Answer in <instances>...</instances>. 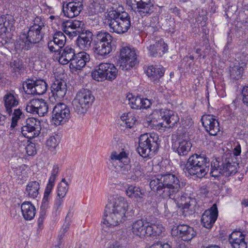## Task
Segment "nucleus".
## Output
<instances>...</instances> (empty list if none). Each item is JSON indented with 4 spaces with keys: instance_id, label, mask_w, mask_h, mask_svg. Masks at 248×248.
I'll return each instance as SVG.
<instances>
[{
    "instance_id": "obj_1",
    "label": "nucleus",
    "mask_w": 248,
    "mask_h": 248,
    "mask_svg": "<svg viewBox=\"0 0 248 248\" xmlns=\"http://www.w3.org/2000/svg\"><path fill=\"white\" fill-rule=\"evenodd\" d=\"M151 189L164 198L169 197L177 201L184 208H188L189 205L186 201V198L180 193L184 186L178 178L172 173L157 175L153 177L150 183Z\"/></svg>"
},
{
    "instance_id": "obj_2",
    "label": "nucleus",
    "mask_w": 248,
    "mask_h": 248,
    "mask_svg": "<svg viewBox=\"0 0 248 248\" xmlns=\"http://www.w3.org/2000/svg\"><path fill=\"white\" fill-rule=\"evenodd\" d=\"M241 152L240 145L237 142L234 145L232 154H225L221 158L213 160L211 163V176L216 178L220 175L228 177L234 174L237 172L238 164L235 156L240 155Z\"/></svg>"
},
{
    "instance_id": "obj_3",
    "label": "nucleus",
    "mask_w": 248,
    "mask_h": 248,
    "mask_svg": "<svg viewBox=\"0 0 248 248\" xmlns=\"http://www.w3.org/2000/svg\"><path fill=\"white\" fill-rule=\"evenodd\" d=\"M128 202L123 197L116 196L112 201V209L106 206L103 217V224L107 227H113L125 220V214Z\"/></svg>"
},
{
    "instance_id": "obj_4",
    "label": "nucleus",
    "mask_w": 248,
    "mask_h": 248,
    "mask_svg": "<svg viewBox=\"0 0 248 248\" xmlns=\"http://www.w3.org/2000/svg\"><path fill=\"white\" fill-rule=\"evenodd\" d=\"M108 16L107 22L111 32L123 34L131 27L130 16L125 11L113 10L109 12Z\"/></svg>"
},
{
    "instance_id": "obj_5",
    "label": "nucleus",
    "mask_w": 248,
    "mask_h": 248,
    "mask_svg": "<svg viewBox=\"0 0 248 248\" xmlns=\"http://www.w3.org/2000/svg\"><path fill=\"white\" fill-rule=\"evenodd\" d=\"M185 164V169L190 175L204 177L209 171L210 160L205 155L193 154Z\"/></svg>"
},
{
    "instance_id": "obj_6",
    "label": "nucleus",
    "mask_w": 248,
    "mask_h": 248,
    "mask_svg": "<svg viewBox=\"0 0 248 248\" xmlns=\"http://www.w3.org/2000/svg\"><path fill=\"white\" fill-rule=\"evenodd\" d=\"M150 117L151 125L165 128L173 127L179 121L176 114L168 109L155 110Z\"/></svg>"
},
{
    "instance_id": "obj_7",
    "label": "nucleus",
    "mask_w": 248,
    "mask_h": 248,
    "mask_svg": "<svg viewBox=\"0 0 248 248\" xmlns=\"http://www.w3.org/2000/svg\"><path fill=\"white\" fill-rule=\"evenodd\" d=\"M161 140L155 133L145 134L139 138L137 151L140 155L146 157L157 151Z\"/></svg>"
},
{
    "instance_id": "obj_8",
    "label": "nucleus",
    "mask_w": 248,
    "mask_h": 248,
    "mask_svg": "<svg viewBox=\"0 0 248 248\" xmlns=\"http://www.w3.org/2000/svg\"><path fill=\"white\" fill-rule=\"evenodd\" d=\"M161 140L155 133L145 134L139 138L137 151L140 155L146 157L157 151Z\"/></svg>"
},
{
    "instance_id": "obj_9",
    "label": "nucleus",
    "mask_w": 248,
    "mask_h": 248,
    "mask_svg": "<svg viewBox=\"0 0 248 248\" xmlns=\"http://www.w3.org/2000/svg\"><path fill=\"white\" fill-rule=\"evenodd\" d=\"M113 37L107 31H98L93 39L94 52L102 56L108 55L112 50Z\"/></svg>"
},
{
    "instance_id": "obj_10",
    "label": "nucleus",
    "mask_w": 248,
    "mask_h": 248,
    "mask_svg": "<svg viewBox=\"0 0 248 248\" xmlns=\"http://www.w3.org/2000/svg\"><path fill=\"white\" fill-rule=\"evenodd\" d=\"M94 97L92 92L87 89L80 90L72 101L74 111L78 114H84L92 106Z\"/></svg>"
},
{
    "instance_id": "obj_11",
    "label": "nucleus",
    "mask_w": 248,
    "mask_h": 248,
    "mask_svg": "<svg viewBox=\"0 0 248 248\" xmlns=\"http://www.w3.org/2000/svg\"><path fill=\"white\" fill-rule=\"evenodd\" d=\"M117 75L118 70L115 65L108 62L101 63L92 72L93 78L98 81H112L116 78Z\"/></svg>"
},
{
    "instance_id": "obj_12",
    "label": "nucleus",
    "mask_w": 248,
    "mask_h": 248,
    "mask_svg": "<svg viewBox=\"0 0 248 248\" xmlns=\"http://www.w3.org/2000/svg\"><path fill=\"white\" fill-rule=\"evenodd\" d=\"M44 27V23L40 18L38 17L35 18L34 24L30 27L27 34H25L26 37L25 42L26 49H30L33 44L38 43L42 40L44 33L42 30Z\"/></svg>"
},
{
    "instance_id": "obj_13",
    "label": "nucleus",
    "mask_w": 248,
    "mask_h": 248,
    "mask_svg": "<svg viewBox=\"0 0 248 248\" xmlns=\"http://www.w3.org/2000/svg\"><path fill=\"white\" fill-rule=\"evenodd\" d=\"M126 4L136 14L142 17L151 15L154 11L151 0H126Z\"/></svg>"
},
{
    "instance_id": "obj_14",
    "label": "nucleus",
    "mask_w": 248,
    "mask_h": 248,
    "mask_svg": "<svg viewBox=\"0 0 248 248\" xmlns=\"http://www.w3.org/2000/svg\"><path fill=\"white\" fill-rule=\"evenodd\" d=\"M128 162L129 159L125 152L123 151L120 153L113 152L111 154L108 164L110 169L114 168L117 169L120 168L121 171L125 173V171L127 172L130 168V166L128 164Z\"/></svg>"
},
{
    "instance_id": "obj_15",
    "label": "nucleus",
    "mask_w": 248,
    "mask_h": 248,
    "mask_svg": "<svg viewBox=\"0 0 248 248\" xmlns=\"http://www.w3.org/2000/svg\"><path fill=\"white\" fill-rule=\"evenodd\" d=\"M52 117V122L55 125L63 124L70 117L69 108L63 103L57 104L53 108Z\"/></svg>"
},
{
    "instance_id": "obj_16",
    "label": "nucleus",
    "mask_w": 248,
    "mask_h": 248,
    "mask_svg": "<svg viewBox=\"0 0 248 248\" xmlns=\"http://www.w3.org/2000/svg\"><path fill=\"white\" fill-rule=\"evenodd\" d=\"M23 88L27 94L42 95L47 89V84L44 80H28L23 84Z\"/></svg>"
},
{
    "instance_id": "obj_17",
    "label": "nucleus",
    "mask_w": 248,
    "mask_h": 248,
    "mask_svg": "<svg viewBox=\"0 0 248 248\" xmlns=\"http://www.w3.org/2000/svg\"><path fill=\"white\" fill-rule=\"evenodd\" d=\"M171 234L172 236L188 242L196 236L197 232L193 227L186 224H180L173 227Z\"/></svg>"
},
{
    "instance_id": "obj_18",
    "label": "nucleus",
    "mask_w": 248,
    "mask_h": 248,
    "mask_svg": "<svg viewBox=\"0 0 248 248\" xmlns=\"http://www.w3.org/2000/svg\"><path fill=\"white\" fill-rule=\"evenodd\" d=\"M41 126L40 122L34 118L27 119L26 124L21 127L22 135L30 139L38 137L40 134Z\"/></svg>"
},
{
    "instance_id": "obj_19",
    "label": "nucleus",
    "mask_w": 248,
    "mask_h": 248,
    "mask_svg": "<svg viewBox=\"0 0 248 248\" xmlns=\"http://www.w3.org/2000/svg\"><path fill=\"white\" fill-rule=\"evenodd\" d=\"M48 105L43 99H33L27 103L26 110L39 116H45L48 112Z\"/></svg>"
},
{
    "instance_id": "obj_20",
    "label": "nucleus",
    "mask_w": 248,
    "mask_h": 248,
    "mask_svg": "<svg viewBox=\"0 0 248 248\" xmlns=\"http://www.w3.org/2000/svg\"><path fill=\"white\" fill-rule=\"evenodd\" d=\"M84 23L81 21L69 20L62 23V30L69 37H73L79 35L84 31Z\"/></svg>"
},
{
    "instance_id": "obj_21",
    "label": "nucleus",
    "mask_w": 248,
    "mask_h": 248,
    "mask_svg": "<svg viewBox=\"0 0 248 248\" xmlns=\"http://www.w3.org/2000/svg\"><path fill=\"white\" fill-rule=\"evenodd\" d=\"M83 9V0H71L63 2L62 11L65 16L72 18L78 16Z\"/></svg>"
},
{
    "instance_id": "obj_22",
    "label": "nucleus",
    "mask_w": 248,
    "mask_h": 248,
    "mask_svg": "<svg viewBox=\"0 0 248 248\" xmlns=\"http://www.w3.org/2000/svg\"><path fill=\"white\" fill-rule=\"evenodd\" d=\"M66 41L64 34L61 31H57L53 34L52 39L47 43V47L51 52H58L64 46Z\"/></svg>"
},
{
    "instance_id": "obj_23",
    "label": "nucleus",
    "mask_w": 248,
    "mask_h": 248,
    "mask_svg": "<svg viewBox=\"0 0 248 248\" xmlns=\"http://www.w3.org/2000/svg\"><path fill=\"white\" fill-rule=\"evenodd\" d=\"M202 122L203 126L211 136H216L220 131L219 123L215 116L211 115H204L202 117Z\"/></svg>"
},
{
    "instance_id": "obj_24",
    "label": "nucleus",
    "mask_w": 248,
    "mask_h": 248,
    "mask_svg": "<svg viewBox=\"0 0 248 248\" xmlns=\"http://www.w3.org/2000/svg\"><path fill=\"white\" fill-rule=\"evenodd\" d=\"M120 59L122 62L128 65L131 68L138 63L135 50L128 47H124L121 49Z\"/></svg>"
},
{
    "instance_id": "obj_25",
    "label": "nucleus",
    "mask_w": 248,
    "mask_h": 248,
    "mask_svg": "<svg viewBox=\"0 0 248 248\" xmlns=\"http://www.w3.org/2000/svg\"><path fill=\"white\" fill-rule=\"evenodd\" d=\"M218 216V211L217 205L214 204L210 209L206 210L202 215L201 222L203 226L207 229H211Z\"/></svg>"
},
{
    "instance_id": "obj_26",
    "label": "nucleus",
    "mask_w": 248,
    "mask_h": 248,
    "mask_svg": "<svg viewBox=\"0 0 248 248\" xmlns=\"http://www.w3.org/2000/svg\"><path fill=\"white\" fill-rule=\"evenodd\" d=\"M90 60V55L84 51L76 54L70 63L69 67L73 71L81 70Z\"/></svg>"
},
{
    "instance_id": "obj_27",
    "label": "nucleus",
    "mask_w": 248,
    "mask_h": 248,
    "mask_svg": "<svg viewBox=\"0 0 248 248\" xmlns=\"http://www.w3.org/2000/svg\"><path fill=\"white\" fill-rule=\"evenodd\" d=\"M51 91L52 96L56 99H62L67 92L66 82L62 79H56L51 86Z\"/></svg>"
},
{
    "instance_id": "obj_28",
    "label": "nucleus",
    "mask_w": 248,
    "mask_h": 248,
    "mask_svg": "<svg viewBox=\"0 0 248 248\" xmlns=\"http://www.w3.org/2000/svg\"><path fill=\"white\" fill-rule=\"evenodd\" d=\"M165 68L161 65H151L146 70V75L155 84L160 83L165 72Z\"/></svg>"
},
{
    "instance_id": "obj_29",
    "label": "nucleus",
    "mask_w": 248,
    "mask_h": 248,
    "mask_svg": "<svg viewBox=\"0 0 248 248\" xmlns=\"http://www.w3.org/2000/svg\"><path fill=\"white\" fill-rule=\"evenodd\" d=\"M3 100L6 112L11 115L13 108L19 104L18 95L14 91L8 92L3 96Z\"/></svg>"
},
{
    "instance_id": "obj_30",
    "label": "nucleus",
    "mask_w": 248,
    "mask_h": 248,
    "mask_svg": "<svg viewBox=\"0 0 248 248\" xmlns=\"http://www.w3.org/2000/svg\"><path fill=\"white\" fill-rule=\"evenodd\" d=\"M191 146L192 144L188 139L179 138L172 144V148L176 150L179 155L184 156L187 155Z\"/></svg>"
},
{
    "instance_id": "obj_31",
    "label": "nucleus",
    "mask_w": 248,
    "mask_h": 248,
    "mask_svg": "<svg viewBox=\"0 0 248 248\" xmlns=\"http://www.w3.org/2000/svg\"><path fill=\"white\" fill-rule=\"evenodd\" d=\"M15 20L13 16L9 15H2L0 16V35H3L9 31L15 30Z\"/></svg>"
},
{
    "instance_id": "obj_32",
    "label": "nucleus",
    "mask_w": 248,
    "mask_h": 248,
    "mask_svg": "<svg viewBox=\"0 0 248 248\" xmlns=\"http://www.w3.org/2000/svg\"><path fill=\"white\" fill-rule=\"evenodd\" d=\"M167 45L162 39H160L154 44H151L148 47L149 53L150 56L155 57H160L168 50Z\"/></svg>"
},
{
    "instance_id": "obj_33",
    "label": "nucleus",
    "mask_w": 248,
    "mask_h": 248,
    "mask_svg": "<svg viewBox=\"0 0 248 248\" xmlns=\"http://www.w3.org/2000/svg\"><path fill=\"white\" fill-rule=\"evenodd\" d=\"M93 33L89 31H82L78 36L77 40V46L81 49L87 50L91 46L92 41H93Z\"/></svg>"
},
{
    "instance_id": "obj_34",
    "label": "nucleus",
    "mask_w": 248,
    "mask_h": 248,
    "mask_svg": "<svg viewBox=\"0 0 248 248\" xmlns=\"http://www.w3.org/2000/svg\"><path fill=\"white\" fill-rule=\"evenodd\" d=\"M59 52L60 54L59 61L63 65L70 62L76 55L74 48L70 46H67L60 49Z\"/></svg>"
},
{
    "instance_id": "obj_35",
    "label": "nucleus",
    "mask_w": 248,
    "mask_h": 248,
    "mask_svg": "<svg viewBox=\"0 0 248 248\" xmlns=\"http://www.w3.org/2000/svg\"><path fill=\"white\" fill-rule=\"evenodd\" d=\"M125 194L130 198L140 201L143 198L145 193L138 186L132 185H126L125 186Z\"/></svg>"
},
{
    "instance_id": "obj_36",
    "label": "nucleus",
    "mask_w": 248,
    "mask_h": 248,
    "mask_svg": "<svg viewBox=\"0 0 248 248\" xmlns=\"http://www.w3.org/2000/svg\"><path fill=\"white\" fill-rule=\"evenodd\" d=\"M22 216L26 220L32 219L36 214L35 206L30 202H24L21 205Z\"/></svg>"
},
{
    "instance_id": "obj_37",
    "label": "nucleus",
    "mask_w": 248,
    "mask_h": 248,
    "mask_svg": "<svg viewBox=\"0 0 248 248\" xmlns=\"http://www.w3.org/2000/svg\"><path fill=\"white\" fill-rule=\"evenodd\" d=\"M147 224V222L142 219L135 221L131 225V232L134 235L142 238L144 237V229Z\"/></svg>"
},
{
    "instance_id": "obj_38",
    "label": "nucleus",
    "mask_w": 248,
    "mask_h": 248,
    "mask_svg": "<svg viewBox=\"0 0 248 248\" xmlns=\"http://www.w3.org/2000/svg\"><path fill=\"white\" fill-rule=\"evenodd\" d=\"M40 188V184L38 181H31L27 185L25 193L30 198L35 199L39 195Z\"/></svg>"
},
{
    "instance_id": "obj_39",
    "label": "nucleus",
    "mask_w": 248,
    "mask_h": 248,
    "mask_svg": "<svg viewBox=\"0 0 248 248\" xmlns=\"http://www.w3.org/2000/svg\"><path fill=\"white\" fill-rule=\"evenodd\" d=\"M106 10L105 0H93L89 6V12L92 15H96L104 12Z\"/></svg>"
},
{
    "instance_id": "obj_40",
    "label": "nucleus",
    "mask_w": 248,
    "mask_h": 248,
    "mask_svg": "<svg viewBox=\"0 0 248 248\" xmlns=\"http://www.w3.org/2000/svg\"><path fill=\"white\" fill-rule=\"evenodd\" d=\"M164 228L161 225L147 224L146 225L145 229H144V237L145 236H157L159 235L162 233Z\"/></svg>"
},
{
    "instance_id": "obj_41",
    "label": "nucleus",
    "mask_w": 248,
    "mask_h": 248,
    "mask_svg": "<svg viewBox=\"0 0 248 248\" xmlns=\"http://www.w3.org/2000/svg\"><path fill=\"white\" fill-rule=\"evenodd\" d=\"M121 119L123 122L121 124L125 125L126 127L131 128L135 125L137 121L136 118L134 114L129 112L126 114H124L121 117Z\"/></svg>"
},
{
    "instance_id": "obj_42",
    "label": "nucleus",
    "mask_w": 248,
    "mask_h": 248,
    "mask_svg": "<svg viewBox=\"0 0 248 248\" xmlns=\"http://www.w3.org/2000/svg\"><path fill=\"white\" fill-rule=\"evenodd\" d=\"M69 184L65 178L62 179L57 188V197L64 198L68 190Z\"/></svg>"
},
{
    "instance_id": "obj_43",
    "label": "nucleus",
    "mask_w": 248,
    "mask_h": 248,
    "mask_svg": "<svg viewBox=\"0 0 248 248\" xmlns=\"http://www.w3.org/2000/svg\"><path fill=\"white\" fill-rule=\"evenodd\" d=\"M60 140L57 135L50 136L46 140V147L50 151L54 152Z\"/></svg>"
},
{
    "instance_id": "obj_44",
    "label": "nucleus",
    "mask_w": 248,
    "mask_h": 248,
    "mask_svg": "<svg viewBox=\"0 0 248 248\" xmlns=\"http://www.w3.org/2000/svg\"><path fill=\"white\" fill-rule=\"evenodd\" d=\"M24 116L23 112L20 108L15 109L12 115L11 127L15 128L17 125L18 121Z\"/></svg>"
},
{
    "instance_id": "obj_45",
    "label": "nucleus",
    "mask_w": 248,
    "mask_h": 248,
    "mask_svg": "<svg viewBox=\"0 0 248 248\" xmlns=\"http://www.w3.org/2000/svg\"><path fill=\"white\" fill-rule=\"evenodd\" d=\"M131 96L128 97L129 104L131 107L134 109L142 108V98L139 96H133L132 94Z\"/></svg>"
},
{
    "instance_id": "obj_46",
    "label": "nucleus",
    "mask_w": 248,
    "mask_h": 248,
    "mask_svg": "<svg viewBox=\"0 0 248 248\" xmlns=\"http://www.w3.org/2000/svg\"><path fill=\"white\" fill-rule=\"evenodd\" d=\"M243 71V68L242 67L235 66L231 71V77L232 78L237 80L241 77Z\"/></svg>"
},
{
    "instance_id": "obj_47",
    "label": "nucleus",
    "mask_w": 248,
    "mask_h": 248,
    "mask_svg": "<svg viewBox=\"0 0 248 248\" xmlns=\"http://www.w3.org/2000/svg\"><path fill=\"white\" fill-rule=\"evenodd\" d=\"M242 238H245V236L242 232L239 231H233L229 235V243L235 241H237V240H240V239H242Z\"/></svg>"
},
{
    "instance_id": "obj_48",
    "label": "nucleus",
    "mask_w": 248,
    "mask_h": 248,
    "mask_svg": "<svg viewBox=\"0 0 248 248\" xmlns=\"http://www.w3.org/2000/svg\"><path fill=\"white\" fill-rule=\"evenodd\" d=\"M232 248H247V244L245 242V238H242L237 241H233L230 243Z\"/></svg>"
},
{
    "instance_id": "obj_49",
    "label": "nucleus",
    "mask_w": 248,
    "mask_h": 248,
    "mask_svg": "<svg viewBox=\"0 0 248 248\" xmlns=\"http://www.w3.org/2000/svg\"><path fill=\"white\" fill-rule=\"evenodd\" d=\"M10 65V67L15 72H19L22 68V62L19 59H16L11 62Z\"/></svg>"
},
{
    "instance_id": "obj_50",
    "label": "nucleus",
    "mask_w": 248,
    "mask_h": 248,
    "mask_svg": "<svg viewBox=\"0 0 248 248\" xmlns=\"http://www.w3.org/2000/svg\"><path fill=\"white\" fill-rule=\"evenodd\" d=\"M26 152L29 155H34L36 154V144L32 142L29 143L25 148Z\"/></svg>"
},
{
    "instance_id": "obj_51",
    "label": "nucleus",
    "mask_w": 248,
    "mask_h": 248,
    "mask_svg": "<svg viewBox=\"0 0 248 248\" xmlns=\"http://www.w3.org/2000/svg\"><path fill=\"white\" fill-rule=\"evenodd\" d=\"M151 23H153L152 21H151ZM159 27V25H158V23H157V24L151 23V24L147 27L146 30L148 33H154L158 30Z\"/></svg>"
},
{
    "instance_id": "obj_52",
    "label": "nucleus",
    "mask_w": 248,
    "mask_h": 248,
    "mask_svg": "<svg viewBox=\"0 0 248 248\" xmlns=\"http://www.w3.org/2000/svg\"><path fill=\"white\" fill-rule=\"evenodd\" d=\"M142 108H149L152 104L151 101L147 98H142Z\"/></svg>"
},
{
    "instance_id": "obj_53",
    "label": "nucleus",
    "mask_w": 248,
    "mask_h": 248,
    "mask_svg": "<svg viewBox=\"0 0 248 248\" xmlns=\"http://www.w3.org/2000/svg\"><path fill=\"white\" fill-rule=\"evenodd\" d=\"M59 167L57 165H54L51 173V176L56 177L59 172Z\"/></svg>"
},
{
    "instance_id": "obj_54",
    "label": "nucleus",
    "mask_w": 248,
    "mask_h": 248,
    "mask_svg": "<svg viewBox=\"0 0 248 248\" xmlns=\"http://www.w3.org/2000/svg\"><path fill=\"white\" fill-rule=\"evenodd\" d=\"M49 202H42V204L40 207L41 208V216H44L45 215V211L47 208L48 206Z\"/></svg>"
},
{
    "instance_id": "obj_55",
    "label": "nucleus",
    "mask_w": 248,
    "mask_h": 248,
    "mask_svg": "<svg viewBox=\"0 0 248 248\" xmlns=\"http://www.w3.org/2000/svg\"><path fill=\"white\" fill-rule=\"evenodd\" d=\"M63 198H59L57 197L56 199L55 202L54 204V207L56 208V210H58L61 205L62 204V203L63 202Z\"/></svg>"
},
{
    "instance_id": "obj_56",
    "label": "nucleus",
    "mask_w": 248,
    "mask_h": 248,
    "mask_svg": "<svg viewBox=\"0 0 248 248\" xmlns=\"http://www.w3.org/2000/svg\"><path fill=\"white\" fill-rule=\"evenodd\" d=\"M133 173L135 175L131 177V179L133 180H138L139 177H140L142 174L141 170H134Z\"/></svg>"
},
{
    "instance_id": "obj_57",
    "label": "nucleus",
    "mask_w": 248,
    "mask_h": 248,
    "mask_svg": "<svg viewBox=\"0 0 248 248\" xmlns=\"http://www.w3.org/2000/svg\"><path fill=\"white\" fill-rule=\"evenodd\" d=\"M55 185L48 183L46 188L45 193L50 194Z\"/></svg>"
},
{
    "instance_id": "obj_58",
    "label": "nucleus",
    "mask_w": 248,
    "mask_h": 248,
    "mask_svg": "<svg viewBox=\"0 0 248 248\" xmlns=\"http://www.w3.org/2000/svg\"><path fill=\"white\" fill-rule=\"evenodd\" d=\"M243 98L248 97V85L244 86L242 90Z\"/></svg>"
},
{
    "instance_id": "obj_59",
    "label": "nucleus",
    "mask_w": 248,
    "mask_h": 248,
    "mask_svg": "<svg viewBox=\"0 0 248 248\" xmlns=\"http://www.w3.org/2000/svg\"><path fill=\"white\" fill-rule=\"evenodd\" d=\"M162 246V242L158 241L150 246L149 248H160Z\"/></svg>"
},
{
    "instance_id": "obj_60",
    "label": "nucleus",
    "mask_w": 248,
    "mask_h": 248,
    "mask_svg": "<svg viewBox=\"0 0 248 248\" xmlns=\"http://www.w3.org/2000/svg\"><path fill=\"white\" fill-rule=\"evenodd\" d=\"M50 194L44 192V198L42 200V202H49V196Z\"/></svg>"
},
{
    "instance_id": "obj_61",
    "label": "nucleus",
    "mask_w": 248,
    "mask_h": 248,
    "mask_svg": "<svg viewBox=\"0 0 248 248\" xmlns=\"http://www.w3.org/2000/svg\"><path fill=\"white\" fill-rule=\"evenodd\" d=\"M6 117L0 113V125H3L4 124Z\"/></svg>"
},
{
    "instance_id": "obj_62",
    "label": "nucleus",
    "mask_w": 248,
    "mask_h": 248,
    "mask_svg": "<svg viewBox=\"0 0 248 248\" xmlns=\"http://www.w3.org/2000/svg\"><path fill=\"white\" fill-rule=\"evenodd\" d=\"M134 164L135 165L134 170H141L140 163L139 162L136 161Z\"/></svg>"
},
{
    "instance_id": "obj_63",
    "label": "nucleus",
    "mask_w": 248,
    "mask_h": 248,
    "mask_svg": "<svg viewBox=\"0 0 248 248\" xmlns=\"http://www.w3.org/2000/svg\"><path fill=\"white\" fill-rule=\"evenodd\" d=\"M241 204L245 207H248V199H243L241 202Z\"/></svg>"
},
{
    "instance_id": "obj_64",
    "label": "nucleus",
    "mask_w": 248,
    "mask_h": 248,
    "mask_svg": "<svg viewBox=\"0 0 248 248\" xmlns=\"http://www.w3.org/2000/svg\"><path fill=\"white\" fill-rule=\"evenodd\" d=\"M56 179V177H52V176H50L49 177L48 183L55 185V182Z\"/></svg>"
}]
</instances>
